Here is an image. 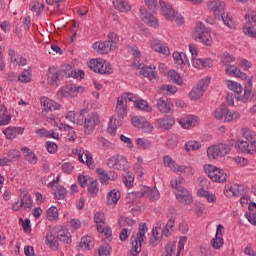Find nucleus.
<instances>
[{
  "label": "nucleus",
  "instance_id": "nucleus-46",
  "mask_svg": "<svg viewBox=\"0 0 256 256\" xmlns=\"http://www.w3.org/2000/svg\"><path fill=\"white\" fill-rule=\"evenodd\" d=\"M219 17H221L223 23L226 24V26L229 27V29H233L234 27L233 18H231L229 13L223 12L222 14H220Z\"/></svg>",
  "mask_w": 256,
  "mask_h": 256
},
{
  "label": "nucleus",
  "instance_id": "nucleus-35",
  "mask_svg": "<svg viewBox=\"0 0 256 256\" xmlns=\"http://www.w3.org/2000/svg\"><path fill=\"white\" fill-rule=\"evenodd\" d=\"M46 244L50 247V249H53L54 251H57L59 249V241L55 238V235L53 233L49 232L46 235Z\"/></svg>",
  "mask_w": 256,
  "mask_h": 256
},
{
  "label": "nucleus",
  "instance_id": "nucleus-22",
  "mask_svg": "<svg viewBox=\"0 0 256 256\" xmlns=\"http://www.w3.org/2000/svg\"><path fill=\"white\" fill-rule=\"evenodd\" d=\"M155 125L158 129H165L166 131H169V129L175 125V119L159 118L155 121Z\"/></svg>",
  "mask_w": 256,
  "mask_h": 256
},
{
  "label": "nucleus",
  "instance_id": "nucleus-16",
  "mask_svg": "<svg viewBox=\"0 0 256 256\" xmlns=\"http://www.w3.org/2000/svg\"><path fill=\"white\" fill-rule=\"evenodd\" d=\"M174 193L176 195V199L180 203H183L184 205H191V203H193V196H191V193H189V190L186 188L175 190Z\"/></svg>",
  "mask_w": 256,
  "mask_h": 256
},
{
  "label": "nucleus",
  "instance_id": "nucleus-44",
  "mask_svg": "<svg viewBox=\"0 0 256 256\" xmlns=\"http://www.w3.org/2000/svg\"><path fill=\"white\" fill-rule=\"evenodd\" d=\"M47 219H49V221H57V219H59V211L57 210V207H50L47 210Z\"/></svg>",
  "mask_w": 256,
  "mask_h": 256
},
{
  "label": "nucleus",
  "instance_id": "nucleus-7",
  "mask_svg": "<svg viewBox=\"0 0 256 256\" xmlns=\"http://www.w3.org/2000/svg\"><path fill=\"white\" fill-rule=\"evenodd\" d=\"M205 171L212 181L218 183H225L227 181V175L223 170L217 168V166L208 165V167L205 168Z\"/></svg>",
  "mask_w": 256,
  "mask_h": 256
},
{
  "label": "nucleus",
  "instance_id": "nucleus-20",
  "mask_svg": "<svg viewBox=\"0 0 256 256\" xmlns=\"http://www.w3.org/2000/svg\"><path fill=\"white\" fill-rule=\"evenodd\" d=\"M93 49L97 51V53H101L102 55H107V53H111L114 48L111 46V41L104 42H95L93 44Z\"/></svg>",
  "mask_w": 256,
  "mask_h": 256
},
{
  "label": "nucleus",
  "instance_id": "nucleus-5",
  "mask_svg": "<svg viewBox=\"0 0 256 256\" xmlns=\"http://www.w3.org/2000/svg\"><path fill=\"white\" fill-rule=\"evenodd\" d=\"M195 41H199L208 47L213 44V38H211V28L205 26L203 22H198L194 32Z\"/></svg>",
  "mask_w": 256,
  "mask_h": 256
},
{
  "label": "nucleus",
  "instance_id": "nucleus-19",
  "mask_svg": "<svg viewBox=\"0 0 256 256\" xmlns=\"http://www.w3.org/2000/svg\"><path fill=\"white\" fill-rule=\"evenodd\" d=\"M59 73H61L59 68L55 66L49 68L47 75L49 85H56V87H59Z\"/></svg>",
  "mask_w": 256,
  "mask_h": 256
},
{
  "label": "nucleus",
  "instance_id": "nucleus-4",
  "mask_svg": "<svg viewBox=\"0 0 256 256\" xmlns=\"http://www.w3.org/2000/svg\"><path fill=\"white\" fill-rule=\"evenodd\" d=\"M149 231V228H147V223H143L139 225V231L136 234H133L131 237V245L132 248L130 250V253L132 256H137L139 253H141V243H143L145 239V233Z\"/></svg>",
  "mask_w": 256,
  "mask_h": 256
},
{
  "label": "nucleus",
  "instance_id": "nucleus-57",
  "mask_svg": "<svg viewBox=\"0 0 256 256\" xmlns=\"http://www.w3.org/2000/svg\"><path fill=\"white\" fill-rule=\"evenodd\" d=\"M98 254L100 256H109L111 255V246L109 244H105L99 247Z\"/></svg>",
  "mask_w": 256,
  "mask_h": 256
},
{
  "label": "nucleus",
  "instance_id": "nucleus-60",
  "mask_svg": "<svg viewBox=\"0 0 256 256\" xmlns=\"http://www.w3.org/2000/svg\"><path fill=\"white\" fill-rule=\"evenodd\" d=\"M0 111H3L2 115H4L3 118H0V125H9V123H11V115H5L7 108L5 106H2Z\"/></svg>",
  "mask_w": 256,
  "mask_h": 256
},
{
  "label": "nucleus",
  "instance_id": "nucleus-64",
  "mask_svg": "<svg viewBox=\"0 0 256 256\" xmlns=\"http://www.w3.org/2000/svg\"><path fill=\"white\" fill-rule=\"evenodd\" d=\"M245 217H246V219H248V221H249V223H251V225H256L255 212H246Z\"/></svg>",
  "mask_w": 256,
  "mask_h": 256
},
{
  "label": "nucleus",
  "instance_id": "nucleus-42",
  "mask_svg": "<svg viewBox=\"0 0 256 256\" xmlns=\"http://www.w3.org/2000/svg\"><path fill=\"white\" fill-rule=\"evenodd\" d=\"M97 231L99 233H104V235H106L108 241H111V237L113 235V231L111 230V227H109V226L103 227L102 224H98Z\"/></svg>",
  "mask_w": 256,
  "mask_h": 256
},
{
  "label": "nucleus",
  "instance_id": "nucleus-32",
  "mask_svg": "<svg viewBox=\"0 0 256 256\" xmlns=\"http://www.w3.org/2000/svg\"><path fill=\"white\" fill-rule=\"evenodd\" d=\"M96 175H98V179L102 185H109V181H111V176H109V173H106L103 168H97Z\"/></svg>",
  "mask_w": 256,
  "mask_h": 256
},
{
  "label": "nucleus",
  "instance_id": "nucleus-26",
  "mask_svg": "<svg viewBox=\"0 0 256 256\" xmlns=\"http://www.w3.org/2000/svg\"><path fill=\"white\" fill-rule=\"evenodd\" d=\"M138 69H140V73L143 75V77H148L150 81H153V79H155V66H143L140 64L138 66Z\"/></svg>",
  "mask_w": 256,
  "mask_h": 256
},
{
  "label": "nucleus",
  "instance_id": "nucleus-58",
  "mask_svg": "<svg viewBox=\"0 0 256 256\" xmlns=\"http://www.w3.org/2000/svg\"><path fill=\"white\" fill-rule=\"evenodd\" d=\"M135 107L137 109H140L141 111H151V108L149 107V104L145 100H140L135 103Z\"/></svg>",
  "mask_w": 256,
  "mask_h": 256
},
{
  "label": "nucleus",
  "instance_id": "nucleus-13",
  "mask_svg": "<svg viewBox=\"0 0 256 256\" xmlns=\"http://www.w3.org/2000/svg\"><path fill=\"white\" fill-rule=\"evenodd\" d=\"M8 57L10 59V63L15 67H25V65H27V59L15 51V49L10 48L8 50Z\"/></svg>",
  "mask_w": 256,
  "mask_h": 256
},
{
  "label": "nucleus",
  "instance_id": "nucleus-45",
  "mask_svg": "<svg viewBox=\"0 0 256 256\" xmlns=\"http://www.w3.org/2000/svg\"><path fill=\"white\" fill-rule=\"evenodd\" d=\"M3 133L6 136V139H15V137L19 135V129L15 127L7 128Z\"/></svg>",
  "mask_w": 256,
  "mask_h": 256
},
{
  "label": "nucleus",
  "instance_id": "nucleus-6",
  "mask_svg": "<svg viewBox=\"0 0 256 256\" xmlns=\"http://www.w3.org/2000/svg\"><path fill=\"white\" fill-rule=\"evenodd\" d=\"M231 153V145L229 144H216L208 147L207 155L209 159H217V157H225V155H229Z\"/></svg>",
  "mask_w": 256,
  "mask_h": 256
},
{
  "label": "nucleus",
  "instance_id": "nucleus-31",
  "mask_svg": "<svg viewBox=\"0 0 256 256\" xmlns=\"http://www.w3.org/2000/svg\"><path fill=\"white\" fill-rule=\"evenodd\" d=\"M85 88L83 86H77L76 84H69L65 88V92L70 95V97H75L79 93H83Z\"/></svg>",
  "mask_w": 256,
  "mask_h": 256
},
{
  "label": "nucleus",
  "instance_id": "nucleus-1",
  "mask_svg": "<svg viewBox=\"0 0 256 256\" xmlns=\"http://www.w3.org/2000/svg\"><path fill=\"white\" fill-rule=\"evenodd\" d=\"M76 123L77 125H84L85 135H91L95 131V127L101 123V120L96 112H89L87 109H83L80 111Z\"/></svg>",
  "mask_w": 256,
  "mask_h": 256
},
{
  "label": "nucleus",
  "instance_id": "nucleus-18",
  "mask_svg": "<svg viewBox=\"0 0 256 256\" xmlns=\"http://www.w3.org/2000/svg\"><path fill=\"white\" fill-rule=\"evenodd\" d=\"M208 9L214 12L216 17H220L225 13V2L216 0L208 3Z\"/></svg>",
  "mask_w": 256,
  "mask_h": 256
},
{
  "label": "nucleus",
  "instance_id": "nucleus-25",
  "mask_svg": "<svg viewBox=\"0 0 256 256\" xmlns=\"http://www.w3.org/2000/svg\"><path fill=\"white\" fill-rule=\"evenodd\" d=\"M151 47L152 49H154V51L162 53L163 55L169 56L170 54L169 47L165 46V44H163V42H161L160 40H153L151 42Z\"/></svg>",
  "mask_w": 256,
  "mask_h": 256
},
{
  "label": "nucleus",
  "instance_id": "nucleus-55",
  "mask_svg": "<svg viewBox=\"0 0 256 256\" xmlns=\"http://www.w3.org/2000/svg\"><path fill=\"white\" fill-rule=\"evenodd\" d=\"M108 38L110 41V45L112 46L113 49H117V43H119V36L115 34V32H111L108 34Z\"/></svg>",
  "mask_w": 256,
  "mask_h": 256
},
{
  "label": "nucleus",
  "instance_id": "nucleus-29",
  "mask_svg": "<svg viewBox=\"0 0 256 256\" xmlns=\"http://www.w3.org/2000/svg\"><path fill=\"white\" fill-rule=\"evenodd\" d=\"M245 20L248 23L243 27V33L252 39H256V30H253V24H251V17L249 15L245 16Z\"/></svg>",
  "mask_w": 256,
  "mask_h": 256
},
{
  "label": "nucleus",
  "instance_id": "nucleus-12",
  "mask_svg": "<svg viewBox=\"0 0 256 256\" xmlns=\"http://www.w3.org/2000/svg\"><path fill=\"white\" fill-rule=\"evenodd\" d=\"M140 18L142 19L143 23H145L149 27H154V29L159 28V21L157 20V18H155V16L147 12V9H145V7L140 8Z\"/></svg>",
  "mask_w": 256,
  "mask_h": 256
},
{
  "label": "nucleus",
  "instance_id": "nucleus-50",
  "mask_svg": "<svg viewBox=\"0 0 256 256\" xmlns=\"http://www.w3.org/2000/svg\"><path fill=\"white\" fill-rule=\"evenodd\" d=\"M145 121H146L145 118L139 117V116H133L131 118L132 125L134 127H137V129H141V127H143Z\"/></svg>",
  "mask_w": 256,
  "mask_h": 256
},
{
  "label": "nucleus",
  "instance_id": "nucleus-39",
  "mask_svg": "<svg viewBox=\"0 0 256 256\" xmlns=\"http://www.w3.org/2000/svg\"><path fill=\"white\" fill-rule=\"evenodd\" d=\"M123 175V182L125 183L126 187H133V181L135 178L133 177V173L129 172V168L124 171Z\"/></svg>",
  "mask_w": 256,
  "mask_h": 256
},
{
  "label": "nucleus",
  "instance_id": "nucleus-51",
  "mask_svg": "<svg viewBox=\"0 0 256 256\" xmlns=\"http://www.w3.org/2000/svg\"><path fill=\"white\" fill-rule=\"evenodd\" d=\"M240 117H241V114H239V112L237 111L229 112L228 110V113L225 116V122L231 123V121H237V119H239Z\"/></svg>",
  "mask_w": 256,
  "mask_h": 256
},
{
  "label": "nucleus",
  "instance_id": "nucleus-37",
  "mask_svg": "<svg viewBox=\"0 0 256 256\" xmlns=\"http://www.w3.org/2000/svg\"><path fill=\"white\" fill-rule=\"evenodd\" d=\"M89 182L88 193L91 197H96L97 193H99V183L92 177H89Z\"/></svg>",
  "mask_w": 256,
  "mask_h": 256
},
{
  "label": "nucleus",
  "instance_id": "nucleus-63",
  "mask_svg": "<svg viewBox=\"0 0 256 256\" xmlns=\"http://www.w3.org/2000/svg\"><path fill=\"white\" fill-rule=\"evenodd\" d=\"M145 3L148 7V9H150V11L157 13V1L155 0H145Z\"/></svg>",
  "mask_w": 256,
  "mask_h": 256
},
{
  "label": "nucleus",
  "instance_id": "nucleus-59",
  "mask_svg": "<svg viewBox=\"0 0 256 256\" xmlns=\"http://www.w3.org/2000/svg\"><path fill=\"white\" fill-rule=\"evenodd\" d=\"M94 223H96V225H105V213L103 212H96L94 215Z\"/></svg>",
  "mask_w": 256,
  "mask_h": 256
},
{
  "label": "nucleus",
  "instance_id": "nucleus-61",
  "mask_svg": "<svg viewBox=\"0 0 256 256\" xmlns=\"http://www.w3.org/2000/svg\"><path fill=\"white\" fill-rule=\"evenodd\" d=\"M91 243V238L86 237L82 238L79 245L76 246V249L79 251L80 249H89V244Z\"/></svg>",
  "mask_w": 256,
  "mask_h": 256
},
{
  "label": "nucleus",
  "instance_id": "nucleus-23",
  "mask_svg": "<svg viewBox=\"0 0 256 256\" xmlns=\"http://www.w3.org/2000/svg\"><path fill=\"white\" fill-rule=\"evenodd\" d=\"M157 108L160 113L167 115L173 109V104L168 102L166 98H160L157 102Z\"/></svg>",
  "mask_w": 256,
  "mask_h": 256
},
{
  "label": "nucleus",
  "instance_id": "nucleus-33",
  "mask_svg": "<svg viewBox=\"0 0 256 256\" xmlns=\"http://www.w3.org/2000/svg\"><path fill=\"white\" fill-rule=\"evenodd\" d=\"M229 113V109L227 108L226 104H221L215 111H214V117L215 119L221 120L224 119L225 122V117Z\"/></svg>",
  "mask_w": 256,
  "mask_h": 256
},
{
  "label": "nucleus",
  "instance_id": "nucleus-27",
  "mask_svg": "<svg viewBox=\"0 0 256 256\" xmlns=\"http://www.w3.org/2000/svg\"><path fill=\"white\" fill-rule=\"evenodd\" d=\"M225 73H226V75L238 77L239 79H242L243 81H247L248 76L235 66H230V67L226 68Z\"/></svg>",
  "mask_w": 256,
  "mask_h": 256
},
{
  "label": "nucleus",
  "instance_id": "nucleus-47",
  "mask_svg": "<svg viewBox=\"0 0 256 256\" xmlns=\"http://www.w3.org/2000/svg\"><path fill=\"white\" fill-rule=\"evenodd\" d=\"M100 75H111L113 73V69L111 68V64L109 62H102V66L99 69Z\"/></svg>",
  "mask_w": 256,
  "mask_h": 256
},
{
  "label": "nucleus",
  "instance_id": "nucleus-2",
  "mask_svg": "<svg viewBox=\"0 0 256 256\" xmlns=\"http://www.w3.org/2000/svg\"><path fill=\"white\" fill-rule=\"evenodd\" d=\"M244 140H238L235 144L236 149L242 153H256V134L246 129L243 133Z\"/></svg>",
  "mask_w": 256,
  "mask_h": 256
},
{
  "label": "nucleus",
  "instance_id": "nucleus-21",
  "mask_svg": "<svg viewBox=\"0 0 256 256\" xmlns=\"http://www.w3.org/2000/svg\"><path fill=\"white\" fill-rule=\"evenodd\" d=\"M78 159L80 163H86L89 169H95V162H93V156L89 151L82 150L78 153Z\"/></svg>",
  "mask_w": 256,
  "mask_h": 256
},
{
  "label": "nucleus",
  "instance_id": "nucleus-62",
  "mask_svg": "<svg viewBox=\"0 0 256 256\" xmlns=\"http://www.w3.org/2000/svg\"><path fill=\"white\" fill-rule=\"evenodd\" d=\"M211 245L214 249H221V247H223V238L215 236L211 241Z\"/></svg>",
  "mask_w": 256,
  "mask_h": 256
},
{
  "label": "nucleus",
  "instance_id": "nucleus-24",
  "mask_svg": "<svg viewBox=\"0 0 256 256\" xmlns=\"http://www.w3.org/2000/svg\"><path fill=\"white\" fill-rule=\"evenodd\" d=\"M113 6L120 13H129L131 11V5L127 0H113Z\"/></svg>",
  "mask_w": 256,
  "mask_h": 256
},
{
  "label": "nucleus",
  "instance_id": "nucleus-36",
  "mask_svg": "<svg viewBox=\"0 0 256 256\" xmlns=\"http://www.w3.org/2000/svg\"><path fill=\"white\" fill-rule=\"evenodd\" d=\"M116 169L118 171H127L129 169V163L127 162V158L121 155H117Z\"/></svg>",
  "mask_w": 256,
  "mask_h": 256
},
{
  "label": "nucleus",
  "instance_id": "nucleus-30",
  "mask_svg": "<svg viewBox=\"0 0 256 256\" xmlns=\"http://www.w3.org/2000/svg\"><path fill=\"white\" fill-rule=\"evenodd\" d=\"M119 199H121V192L117 189H113L108 193L106 203L107 205H113V203L116 205Z\"/></svg>",
  "mask_w": 256,
  "mask_h": 256
},
{
  "label": "nucleus",
  "instance_id": "nucleus-53",
  "mask_svg": "<svg viewBox=\"0 0 256 256\" xmlns=\"http://www.w3.org/2000/svg\"><path fill=\"white\" fill-rule=\"evenodd\" d=\"M186 151H197V149H201V143L197 141H189L185 144Z\"/></svg>",
  "mask_w": 256,
  "mask_h": 256
},
{
  "label": "nucleus",
  "instance_id": "nucleus-10",
  "mask_svg": "<svg viewBox=\"0 0 256 256\" xmlns=\"http://www.w3.org/2000/svg\"><path fill=\"white\" fill-rule=\"evenodd\" d=\"M40 103L42 107V117H45V113H52V111H59L61 109V105L59 103L47 98V97H42L40 99Z\"/></svg>",
  "mask_w": 256,
  "mask_h": 256
},
{
  "label": "nucleus",
  "instance_id": "nucleus-52",
  "mask_svg": "<svg viewBox=\"0 0 256 256\" xmlns=\"http://www.w3.org/2000/svg\"><path fill=\"white\" fill-rule=\"evenodd\" d=\"M232 61H235V57H232L229 53H226L222 56L221 63L222 65H225L228 69V67H234L231 65Z\"/></svg>",
  "mask_w": 256,
  "mask_h": 256
},
{
  "label": "nucleus",
  "instance_id": "nucleus-3",
  "mask_svg": "<svg viewBox=\"0 0 256 256\" xmlns=\"http://www.w3.org/2000/svg\"><path fill=\"white\" fill-rule=\"evenodd\" d=\"M253 87V79H249L247 81V84L244 89L243 94V87H241V84L233 81H228V89L230 91L234 92V97L236 101H249V98L251 97V88Z\"/></svg>",
  "mask_w": 256,
  "mask_h": 256
},
{
  "label": "nucleus",
  "instance_id": "nucleus-41",
  "mask_svg": "<svg viewBox=\"0 0 256 256\" xmlns=\"http://www.w3.org/2000/svg\"><path fill=\"white\" fill-rule=\"evenodd\" d=\"M185 184V179L183 177L179 176L178 179L173 180L170 182V185L175 191H179L180 189H185L183 185Z\"/></svg>",
  "mask_w": 256,
  "mask_h": 256
},
{
  "label": "nucleus",
  "instance_id": "nucleus-17",
  "mask_svg": "<svg viewBox=\"0 0 256 256\" xmlns=\"http://www.w3.org/2000/svg\"><path fill=\"white\" fill-rule=\"evenodd\" d=\"M62 77H73L74 79H83L85 77V72L83 70H79V72L73 70L71 65L67 64L62 67L61 70Z\"/></svg>",
  "mask_w": 256,
  "mask_h": 256
},
{
  "label": "nucleus",
  "instance_id": "nucleus-56",
  "mask_svg": "<svg viewBox=\"0 0 256 256\" xmlns=\"http://www.w3.org/2000/svg\"><path fill=\"white\" fill-rule=\"evenodd\" d=\"M159 231H161V228H153L152 230V237L154 238L150 240V245H152L153 247H155L157 245V241H159V239H161V236H159Z\"/></svg>",
  "mask_w": 256,
  "mask_h": 256
},
{
  "label": "nucleus",
  "instance_id": "nucleus-11",
  "mask_svg": "<svg viewBox=\"0 0 256 256\" xmlns=\"http://www.w3.org/2000/svg\"><path fill=\"white\" fill-rule=\"evenodd\" d=\"M23 209L27 211V209H31L33 207V200L31 199V195L28 193H24L20 195V200H18L15 205L12 206L13 211H19V209Z\"/></svg>",
  "mask_w": 256,
  "mask_h": 256
},
{
  "label": "nucleus",
  "instance_id": "nucleus-40",
  "mask_svg": "<svg viewBox=\"0 0 256 256\" xmlns=\"http://www.w3.org/2000/svg\"><path fill=\"white\" fill-rule=\"evenodd\" d=\"M168 77L171 81H173V83H176L177 85L183 84V79H181V75L175 70H170L168 72Z\"/></svg>",
  "mask_w": 256,
  "mask_h": 256
},
{
  "label": "nucleus",
  "instance_id": "nucleus-49",
  "mask_svg": "<svg viewBox=\"0 0 256 256\" xmlns=\"http://www.w3.org/2000/svg\"><path fill=\"white\" fill-rule=\"evenodd\" d=\"M102 65H103V60L92 59L90 61V69L91 71H94V73H99V69H101Z\"/></svg>",
  "mask_w": 256,
  "mask_h": 256
},
{
  "label": "nucleus",
  "instance_id": "nucleus-54",
  "mask_svg": "<svg viewBox=\"0 0 256 256\" xmlns=\"http://www.w3.org/2000/svg\"><path fill=\"white\" fill-rule=\"evenodd\" d=\"M165 167H169L173 171L177 169V163L170 156H164L163 158Z\"/></svg>",
  "mask_w": 256,
  "mask_h": 256
},
{
  "label": "nucleus",
  "instance_id": "nucleus-28",
  "mask_svg": "<svg viewBox=\"0 0 256 256\" xmlns=\"http://www.w3.org/2000/svg\"><path fill=\"white\" fill-rule=\"evenodd\" d=\"M123 120H119L116 116H113L108 126V133L115 137L117 135V127H120Z\"/></svg>",
  "mask_w": 256,
  "mask_h": 256
},
{
  "label": "nucleus",
  "instance_id": "nucleus-43",
  "mask_svg": "<svg viewBox=\"0 0 256 256\" xmlns=\"http://www.w3.org/2000/svg\"><path fill=\"white\" fill-rule=\"evenodd\" d=\"M18 81L21 83H29V81H31V68L24 69V71L18 77Z\"/></svg>",
  "mask_w": 256,
  "mask_h": 256
},
{
  "label": "nucleus",
  "instance_id": "nucleus-48",
  "mask_svg": "<svg viewBox=\"0 0 256 256\" xmlns=\"http://www.w3.org/2000/svg\"><path fill=\"white\" fill-rule=\"evenodd\" d=\"M20 157L21 152H19V150H10L6 156L9 163H14V161H17V159H19Z\"/></svg>",
  "mask_w": 256,
  "mask_h": 256
},
{
  "label": "nucleus",
  "instance_id": "nucleus-15",
  "mask_svg": "<svg viewBox=\"0 0 256 256\" xmlns=\"http://www.w3.org/2000/svg\"><path fill=\"white\" fill-rule=\"evenodd\" d=\"M55 234L58 241H61L64 245H69V243H71V233L65 226L56 227Z\"/></svg>",
  "mask_w": 256,
  "mask_h": 256
},
{
  "label": "nucleus",
  "instance_id": "nucleus-34",
  "mask_svg": "<svg viewBox=\"0 0 256 256\" xmlns=\"http://www.w3.org/2000/svg\"><path fill=\"white\" fill-rule=\"evenodd\" d=\"M179 123L183 129H189L190 127H195V125H197V118L194 116H187L186 118L180 120Z\"/></svg>",
  "mask_w": 256,
  "mask_h": 256
},
{
  "label": "nucleus",
  "instance_id": "nucleus-14",
  "mask_svg": "<svg viewBox=\"0 0 256 256\" xmlns=\"http://www.w3.org/2000/svg\"><path fill=\"white\" fill-rule=\"evenodd\" d=\"M160 11L163 15V17L165 19H167V21H173L176 17L175 15V9H173V6H171V4L161 0L160 3Z\"/></svg>",
  "mask_w": 256,
  "mask_h": 256
},
{
  "label": "nucleus",
  "instance_id": "nucleus-38",
  "mask_svg": "<svg viewBox=\"0 0 256 256\" xmlns=\"http://www.w3.org/2000/svg\"><path fill=\"white\" fill-rule=\"evenodd\" d=\"M52 189L54 191V195L56 199L62 200L65 199L67 195V190L63 186L52 185Z\"/></svg>",
  "mask_w": 256,
  "mask_h": 256
},
{
  "label": "nucleus",
  "instance_id": "nucleus-9",
  "mask_svg": "<svg viewBox=\"0 0 256 256\" xmlns=\"http://www.w3.org/2000/svg\"><path fill=\"white\" fill-rule=\"evenodd\" d=\"M209 83H211V80L208 78L202 79L190 92V98L193 99L194 101H197V99H200V97H203V94L205 93V88L209 87Z\"/></svg>",
  "mask_w": 256,
  "mask_h": 256
},
{
  "label": "nucleus",
  "instance_id": "nucleus-8",
  "mask_svg": "<svg viewBox=\"0 0 256 256\" xmlns=\"http://www.w3.org/2000/svg\"><path fill=\"white\" fill-rule=\"evenodd\" d=\"M115 113L114 117H117L119 121H123L127 117V97L125 95L117 98Z\"/></svg>",
  "mask_w": 256,
  "mask_h": 256
}]
</instances>
